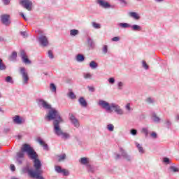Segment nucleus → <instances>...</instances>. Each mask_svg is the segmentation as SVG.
Instances as JSON below:
<instances>
[{
  "instance_id": "30",
  "label": "nucleus",
  "mask_w": 179,
  "mask_h": 179,
  "mask_svg": "<svg viewBox=\"0 0 179 179\" xmlns=\"http://www.w3.org/2000/svg\"><path fill=\"white\" fill-rule=\"evenodd\" d=\"M17 57V53L16 52H13L11 55V56L10 57L9 59L10 61H15V59H16Z\"/></svg>"
},
{
  "instance_id": "62",
  "label": "nucleus",
  "mask_w": 179,
  "mask_h": 179,
  "mask_svg": "<svg viewBox=\"0 0 179 179\" xmlns=\"http://www.w3.org/2000/svg\"><path fill=\"white\" fill-rule=\"evenodd\" d=\"M0 111H2V108H0Z\"/></svg>"
},
{
  "instance_id": "4",
  "label": "nucleus",
  "mask_w": 179,
  "mask_h": 179,
  "mask_svg": "<svg viewBox=\"0 0 179 179\" xmlns=\"http://www.w3.org/2000/svg\"><path fill=\"white\" fill-rule=\"evenodd\" d=\"M32 160H34V166L35 171L32 170L29 165H27L22 169L23 173H27L29 176L31 174H36V173L38 171L43 173V170H41V162L40 160L37 159V154L36 157L34 159H32Z\"/></svg>"
},
{
  "instance_id": "54",
  "label": "nucleus",
  "mask_w": 179,
  "mask_h": 179,
  "mask_svg": "<svg viewBox=\"0 0 179 179\" xmlns=\"http://www.w3.org/2000/svg\"><path fill=\"white\" fill-rule=\"evenodd\" d=\"M10 169L11 171H15L16 170V167H15V165H13V164H11L10 166Z\"/></svg>"
},
{
  "instance_id": "40",
  "label": "nucleus",
  "mask_w": 179,
  "mask_h": 179,
  "mask_svg": "<svg viewBox=\"0 0 179 179\" xmlns=\"http://www.w3.org/2000/svg\"><path fill=\"white\" fill-rule=\"evenodd\" d=\"M92 27L94 29H101V25L99 23L96 22H92Z\"/></svg>"
},
{
  "instance_id": "53",
  "label": "nucleus",
  "mask_w": 179,
  "mask_h": 179,
  "mask_svg": "<svg viewBox=\"0 0 179 179\" xmlns=\"http://www.w3.org/2000/svg\"><path fill=\"white\" fill-rule=\"evenodd\" d=\"M21 36H22V37H27V33L26 31H21Z\"/></svg>"
},
{
  "instance_id": "44",
  "label": "nucleus",
  "mask_w": 179,
  "mask_h": 179,
  "mask_svg": "<svg viewBox=\"0 0 179 179\" xmlns=\"http://www.w3.org/2000/svg\"><path fill=\"white\" fill-rule=\"evenodd\" d=\"M131 135H133V136H136L138 135V130L135 129H132L130 130Z\"/></svg>"
},
{
  "instance_id": "34",
  "label": "nucleus",
  "mask_w": 179,
  "mask_h": 179,
  "mask_svg": "<svg viewBox=\"0 0 179 179\" xmlns=\"http://www.w3.org/2000/svg\"><path fill=\"white\" fill-rule=\"evenodd\" d=\"M5 81L7 82V83H11V85H13V79H12V77L10 76H7Z\"/></svg>"
},
{
  "instance_id": "29",
  "label": "nucleus",
  "mask_w": 179,
  "mask_h": 179,
  "mask_svg": "<svg viewBox=\"0 0 179 179\" xmlns=\"http://www.w3.org/2000/svg\"><path fill=\"white\" fill-rule=\"evenodd\" d=\"M152 120L154 122H160V118L157 117L156 113H152Z\"/></svg>"
},
{
  "instance_id": "23",
  "label": "nucleus",
  "mask_w": 179,
  "mask_h": 179,
  "mask_svg": "<svg viewBox=\"0 0 179 179\" xmlns=\"http://www.w3.org/2000/svg\"><path fill=\"white\" fill-rule=\"evenodd\" d=\"M78 101L80 106H82V107H87V102H86V100H85V98L80 97Z\"/></svg>"
},
{
  "instance_id": "6",
  "label": "nucleus",
  "mask_w": 179,
  "mask_h": 179,
  "mask_svg": "<svg viewBox=\"0 0 179 179\" xmlns=\"http://www.w3.org/2000/svg\"><path fill=\"white\" fill-rule=\"evenodd\" d=\"M20 72L22 75V82L24 85H27L29 83V73H27V71H26V69L24 67H21L20 69Z\"/></svg>"
},
{
  "instance_id": "14",
  "label": "nucleus",
  "mask_w": 179,
  "mask_h": 179,
  "mask_svg": "<svg viewBox=\"0 0 179 179\" xmlns=\"http://www.w3.org/2000/svg\"><path fill=\"white\" fill-rule=\"evenodd\" d=\"M87 43L88 44L89 50H94V48H96V43H94V41L92 39V38L88 37L87 38Z\"/></svg>"
},
{
  "instance_id": "49",
  "label": "nucleus",
  "mask_w": 179,
  "mask_h": 179,
  "mask_svg": "<svg viewBox=\"0 0 179 179\" xmlns=\"http://www.w3.org/2000/svg\"><path fill=\"white\" fill-rule=\"evenodd\" d=\"M150 136H151V138H152L153 139H157V134H156V132H155V131H152V132L150 134Z\"/></svg>"
},
{
  "instance_id": "16",
  "label": "nucleus",
  "mask_w": 179,
  "mask_h": 179,
  "mask_svg": "<svg viewBox=\"0 0 179 179\" xmlns=\"http://www.w3.org/2000/svg\"><path fill=\"white\" fill-rule=\"evenodd\" d=\"M36 141L38 142L41 146H43L44 150H48V145L45 144V142L41 139V138H38Z\"/></svg>"
},
{
  "instance_id": "57",
  "label": "nucleus",
  "mask_w": 179,
  "mask_h": 179,
  "mask_svg": "<svg viewBox=\"0 0 179 179\" xmlns=\"http://www.w3.org/2000/svg\"><path fill=\"white\" fill-rule=\"evenodd\" d=\"M115 159L116 160H118V159H121V155H120V154H116Z\"/></svg>"
},
{
  "instance_id": "2",
  "label": "nucleus",
  "mask_w": 179,
  "mask_h": 179,
  "mask_svg": "<svg viewBox=\"0 0 179 179\" xmlns=\"http://www.w3.org/2000/svg\"><path fill=\"white\" fill-rule=\"evenodd\" d=\"M24 152L27 153L29 159H34L37 156V153L34 152V150L30 145L24 144L21 148V151L17 152L15 157L17 164L21 165L23 164V160H24Z\"/></svg>"
},
{
  "instance_id": "32",
  "label": "nucleus",
  "mask_w": 179,
  "mask_h": 179,
  "mask_svg": "<svg viewBox=\"0 0 179 179\" xmlns=\"http://www.w3.org/2000/svg\"><path fill=\"white\" fill-rule=\"evenodd\" d=\"M103 54L106 55L108 52V46L107 45H103L102 48Z\"/></svg>"
},
{
  "instance_id": "24",
  "label": "nucleus",
  "mask_w": 179,
  "mask_h": 179,
  "mask_svg": "<svg viewBox=\"0 0 179 179\" xmlns=\"http://www.w3.org/2000/svg\"><path fill=\"white\" fill-rule=\"evenodd\" d=\"M118 26H119V27H121L122 29H129V28H131V24H128L127 22L119 23Z\"/></svg>"
},
{
  "instance_id": "43",
  "label": "nucleus",
  "mask_w": 179,
  "mask_h": 179,
  "mask_svg": "<svg viewBox=\"0 0 179 179\" xmlns=\"http://www.w3.org/2000/svg\"><path fill=\"white\" fill-rule=\"evenodd\" d=\"M124 87V83L120 81L117 83V89L118 90H122V88Z\"/></svg>"
},
{
  "instance_id": "3",
  "label": "nucleus",
  "mask_w": 179,
  "mask_h": 179,
  "mask_svg": "<svg viewBox=\"0 0 179 179\" xmlns=\"http://www.w3.org/2000/svg\"><path fill=\"white\" fill-rule=\"evenodd\" d=\"M98 106L103 110H106L107 113H113V111H114V113H116L117 115H124V110L121 108L120 105L115 103H110L106 101L99 100Z\"/></svg>"
},
{
  "instance_id": "26",
  "label": "nucleus",
  "mask_w": 179,
  "mask_h": 179,
  "mask_svg": "<svg viewBox=\"0 0 179 179\" xmlns=\"http://www.w3.org/2000/svg\"><path fill=\"white\" fill-rule=\"evenodd\" d=\"M80 164H89V158L83 157L79 160Z\"/></svg>"
},
{
  "instance_id": "31",
  "label": "nucleus",
  "mask_w": 179,
  "mask_h": 179,
  "mask_svg": "<svg viewBox=\"0 0 179 179\" xmlns=\"http://www.w3.org/2000/svg\"><path fill=\"white\" fill-rule=\"evenodd\" d=\"M50 89L52 93H55L57 92V86H55L54 83H51L50 85Z\"/></svg>"
},
{
  "instance_id": "61",
  "label": "nucleus",
  "mask_w": 179,
  "mask_h": 179,
  "mask_svg": "<svg viewBox=\"0 0 179 179\" xmlns=\"http://www.w3.org/2000/svg\"><path fill=\"white\" fill-rule=\"evenodd\" d=\"M176 121H179V115H177L176 116Z\"/></svg>"
},
{
  "instance_id": "55",
  "label": "nucleus",
  "mask_w": 179,
  "mask_h": 179,
  "mask_svg": "<svg viewBox=\"0 0 179 179\" xmlns=\"http://www.w3.org/2000/svg\"><path fill=\"white\" fill-rule=\"evenodd\" d=\"M87 88L89 89L90 92H94V88L93 87L88 86Z\"/></svg>"
},
{
  "instance_id": "19",
  "label": "nucleus",
  "mask_w": 179,
  "mask_h": 179,
  "mask_svg": "<svg viewBox=\"0 0 179 179\" xmlns=\"http://www.w3.org/2000/svg\"><path fill=\"white\" fill-rule=\"evenodd\" d=\"M170 173H173L174 174L179 172V167L176 166H171L169 167Z\"/></svg>"
},
{
  "instance_id": "11",
  "label": "nucleus",
  "mask_w": 179,
  "mask_h": 179,
  "mask_svg": "<svg viewBox=\"0 0 179 179\" xmlns=\"http://www.w3.org/2000/svg\"><path fill=\"white\" fill-rule=\"evenodd\" d=\"M13 121L14 124H17V125H22V124H24L26 120L19 115H15L13 117Z\"/></svg>"
},
{
  "instance_id": "51",
  "label": "nucleus",
  "mask_w": 179,
  "mask_h": 179,
  "mask_svg": "<svg viewBox=\"0 0 179 179\" xmlns=\"http://www.w3.org/2000/svg\"><path fill=\"white\" fill-rule=\"evenodd\" d=\"M121 40V38L120 36H115L112 38V41L117 42L120 41Z\"/></svg>"
},
{
  "instance_id": "47",
  "label": "nucleus",
  "mask_w": 179,
  "mask_h": 179,
  "mask_svg": "<svg viewBox=\"0 0 179 179\" xmlns=\"http://www.w3.org/2000/svg\"><path fill=\"white\" fill-rule=\"evenodd\" d=\"M123 159H125L127 162H131V160H132V157L127 154Z\"/></svg>"
},
{
  "instance_id": "60",
  "label": "nucleus",
  "mask_w": 179,
  "mask_h": 179,
  "mask_svg": "<svg viewBox=\"0 0 179 179\" xmlns=\"http://www.w3.org/2000/svg\"><path fill=\"white\" fill-rule=\"evenodd\" d=\"M157 3L163 2L164 0H155Z\"/></svg>"
},
{
  "instance_id": "36",
  "label": "nucleus",
  "mask_w": 179,
  "mask_h": 179,
  "mask_svg": "<svg viewBox=\"0 0 179 179\" xmlns=\"http://www.w3.org/2000/svg\"><path fill=\"white\" fill-rule=\"evenodd\" d=\"M125 110L128 111V113H130V111H132V108H131V103H127L125 106Z\"/></svg>"
},
{
  "instance_id": "50",
  "label": "nucleus",
  "mask_w": 179,
  "mask_h": 179,
  "mask_svg": "<svg viewBox=\"0 0 179 179\" xmlns=\"http://www.w3.org/2000/svg\"><path fill=\"white\" fill-rule=\"evenodd\" d=\"M163 162L165 163V164H170V159L167 157H164L163 158Z\"/></svg>"
},
{
  "instance_id": "8",
  "label": "nucleus",
  "mask_w": 179,
  "mask_h": 179,
  "mask_svg": "<svg viewBox=\"0 0 179 179\" xmlns=\"http://www.w3.org/2000/svg\"><path fill=\"white\" fill-rule=\"evenodd\" d=\"M55 170L59 174H62V176H69V171H68L67 169H62L59 166H55Z\"/></svg>"
},
{
  "instance_id": "39",
  "label": "nucleus",
  "mask_w": 179,
  "mask_h": 179,
  "mask_svg": "<svg viewBox=\"0 0 179 179\" xmlns=\"http://www.w3.org/2000/svg\"><path fill=\"white\" fill-rule=\"evenodd\" d=\"M66 157V155L65 154L59 155L58 156V162H62V161L65 160Z\"/></svg>"
},
{
  "instance_id": "9",
  "label": "nucleus",
  "mask_w": 179,
  "mask_h": 179,
  "mask_svg": "<svg viewBox=\"0 0 179 179\" xmlns=\"http://www.w3.org/2000/svg\"><path fill=\"white\" fill-rule=\"evenodd\" d=\"M55 170L59 174H62V176H69V171H68L67 169H62L59 166H55Z\"/></svg>"
},
{
  "instance_id": "58",
  "label": "nucleus",
  "mask_w": 179,
  "mask_h": 179,
  "mask_svg": "<svg viewBox=\"0 0 179 179\" xmlns=\"http://www.w3.org/2000/svg\"><path fill=\"white\" fill-rule=\"evenodd\" d=\"M166 125H168V127H170V125H171V122H170L169 120H167L166 122Z\"/></svg>"
},
{
  "instance_id": "18",
  "label": "nucleus",
  "mask_w": 179,
  "mask_h": 179,
  "mask_svg": "<svg viewBox=\"0 0 179 179\" xmlns=\"http://www.w3.org/2000/svg\"><path fill=\"white\" fill-rule=\"evenodd\" d=\"M130 28L133 31H141L142 30V27L136 24L130 25Z\"/></svg>"
},
{
  "instance_id": "27",
  "label": "nucleus",
  "mask_w": 179,
  "mask_h": 179,
  "mask_svg": "<svg viewBox=\"0 0 179 179\" xmlns=\"http://www.w3.org/2000/svg\"><path fill=\"white\" fill-rule=\"evenodd\" d=\"M141 134H144L145 137H148L149 135V128L148 127H143L141 129Z\"/></svg>"
},
{
  "instance_id": "15",
  "label": "nucleus",
  "mask_w": 179,
  "mask_h": 179,
  "mask_svg": "<svg viewBox=\"0 0 179 179\" xmlns=\"http://www.w3.org/2000/svg\"><path fill=\"white\" fill-rule=\"evenodd\" d=\"M70 121L74 125V127H76V128H79V127H80V124L79 123V120H78V119H76V117H75V116L71 115L70 117Z\"/></svg>"
},
{
  "instance_id": "64",
  "label": "nucleus",
  "mask_w": 179,
  "mask_h": 179,
  "mask_svg": "<svg viewBox=\"0 0 179 179\" xmlns=\"http://www.w3.org/2000/svg\"><path fill=\"white\" fill-rule=\"evenodd\" d=\"M137 1H141V0H137Z\"/></svg>"
},
{
  "instance_id": "59",
  "label": "nucleus",
  "mask_w": 179,
  "mask_h": 179,
  "mask_svg": "<svg viewBox=\"0 0 179 179\" xmlns=\"http://www.w3.org/2000/svg\"><path fill=\"white\" fill-rule=\"evenodd\" d=\"M120 1V2H121V3H124V5H126L127 1L125 0H118Z\"/></svg>"
},
{
  "instance_id": "21",
  "label": "nucleus",
  "mask_w": 179,
  "mask_h": 179,
  "mask_svg": "<svg viewBox=\"0 0 179 179\" xmlns=\"http://www.w3.org/2000/svg\"><path fill=\"white\" fill-rule=\"evenodd\" d=\"M76 61L77 62H83L85 61V56L82 54H78L76 56Z\"/></svg>"
},
{
  "instance_id": "48",
  "label": "nucleus",
  "mask_w": 179,
  "mask_h": 179,
  "mask_svg": "<svg viewBox=\"0 0 179 179\" xmlns=\"http://www.w3.org/2000/svg\"><path fill=\"white\" fill-rule=\"evenodd\" d=\"M108 81L110 85H114V83H115V79L114 78H108Z\"/></svg>"
},
{
  "instance_id": "52",
  "label": "nucleus",
  "mask_w": 179,
  "mask_h": 179,
  "mask_svg": "<svg viewBox=\"0 0 179 179\" xmlns=\"http://www.w3.org/2000/svg\"><path fill=\"white\" fill-rule=\"evenodd\" d=\"M2 1L5 5H9L10 3V0H2Z\"/></svg>"
},
{
  "instance_id": "33",
  "label": "nucleus",
  "mask_w": 179,
  "mask_h": 179,
  "mask_svg": "<svg viewBox=\"0 0 179 179\" xmlns=\"http://www.w3.org/2000/svg\"><path fill=\"white\" fill-rule=\"evenodd\" d=\"M6 66L3 64L1 59H0V71H5Z\"/></svg>"
},
{
  "instance_id": "12",
  "label": "nucleus",
  "mask_w": 179,
  "mask_h": 179,
  "mask_svg": "<svg viewBox=\"0 0 179 179\" xmlns=\"http://www.w3.org/2000/svg\"><path fill=\"white\" fill-rule=\"evenodd\" d=\"M38 41L40 45L42 47H47V45H48V38L45 36H41L38 38Z\"/></svg>"
},
{
  "instance_id": "46",
  "label": "nucleus",
  "mask_w": 179,
  "mask_h": 179,
  "mask_svg": "<svg viewBox=\"0 0 179 179\" xmlns=\"http://www.w3.org/2000/svg\"><path fill=\"white\" fill-rule=\"evenodd\" d=\"M142 66L143 68H144V69H146V70L149 69V65H148V64L145 60L142 61Z\"/></svg>"
},
{
  "instance_id": "63",
  "label": "nucleus",
  "mask_w": 179,
  "mask_h": 179,
  "mask_svg": "<svg viewBox=\"0 0 179 179\" xmlns=\"http://www.w3.org/2000/svg\"><path fill=\"white\" fill-rule=\"evenodd\" d=\"M1 97H2V96H1V94H0V99H1Z\"/></svg>"
},
{
  "instance_id": "22",
  "label": "nucleus",
  "mask_w": 179,
  "mask_h": 179,
  "mask_svg": "<svg viewBox=\"0 0 179 179\" xmlns=\"http://www.w3.org/2000/svg\"><path fill=\"white\" fill-rule=\"evenodd\" d=\"M135 145L139 152V153H141V155H143V153H145V150L143 149V147H142V145H141V144L138 143H135Z\"/></svg>"
},
{
  "instance_id": "5",
  "label": "nucleus",
  "mask_w": 179,
  "mask_h": 179,
  "mask_svg": "<svg viewBox=\"0 0 179 179\" xmlns=\"http://www.w3.org/2000/svg\"><path fill=\"white\" fill-rule=\"evenodd\" d=\"M20 4L24 8V9H27V10H29V12L33 10V2L30 0H20Z\"/></svg>"
},
{
  "instance_id": "38",
  "label": "nucleus",
  "mask_w": 179,
  "mask_h": 179,
  "mask_svg": "<svg viewBox=\"0 0 179 179\" xmlns=\"http://www.w3.org/2000/svg\"><path fill=\"white\" fill-rule=\"evenodd\" d=\"M68 96L70 99H71L72 100L76 99V95H75V94L73 92H70L68 93Z\"/></svg>"
},
{
  "instance_id": "37",
  "label": "nucleus",
  "mask_w": 179,
  "mask_h": 179,
  "mask_svg": "<svg viewBox=\"0 0 179 179\" xmlns=\"http://www.w3.org/2000/svg\"><path fill=\"white\" fill-rule=\"evenodd\" d=\"M107 129L110 132H113V131H114V124H108L107 125Z\"/></svg>"
},
{
  "instance_id": "28",
  "label": "nucleus",
  "mask_w": 179,
  "mask_h": 179,
  "mask_svg": "<svg viewBox=\"0 0 179 179\" xmlns=\"http://www.w3.org/2000/svg\"><path fill=\"white\" fill-rule=\"evenodd\" d=\"M97 66H99V64H97V63L94 61H92L90 63V67L91 69H96Z\"/></svg>"
},
{
  "instance_id": "25",
  "label": "nucleus",
  "mask_w": 179,
  "mask_h": 179,
  "mask_svg": "<svg viewBox=\"0 0 179 179\" xmlns=\"http://www.w3.org/2000/svg\"><path fill=\"white\" fill-rule=\"evenodd\" d=\"M79 34V30L78 29H71L70 30V36L71 37H75Z\"/></svg>"
},
{
  "instance_id": "41",
  "label": "nucleus",
  "mask_w": 179,
  "mask_h": 179,
  "mask_svg": "<svg viewBox=\"0 0 179 179\" xmlns=\"http://www.w3.org/2000/svg\"><path fill=\"white\" fill-rule=\"evenodd\" d=\"M83 76L85 79H90L93 75H92L90 73H84Z\"/></svg>"
},
{
  "instance_id": "56",
  "label": "nucleus",
  "mask_w": 179,
  "mask_h": 179,
  "mask_svg": "<svg viewBox=\"0 0 179 179\" xmlns=\"http://www.w3.org/2000/svg\"><path fill=\"white\" fill-rule=\"evenodd\" d=\"M20 16H22V17H23L24 20H27V18L26 17V16H24V14L23 13H21Z\"/></svg>"
},
{
  "instance_id": "1",
  "label": "nucleus",
  "mask_w": 179,
  "mask_h": 179,
  "mask_svg": "<svg viewBox=\"0 0 179 179\" xmlns=\"http://www.w3.org/2000/svg\"><path fill=\"white\" fill-rule=\"evenodd\" d=\"M38 104L39 107H43L45 110H49L48 115L46 116V120L48 121H53V131L57 136H60L62 139L64 141H66V139H69L71 138V134L69 133L64 132L61 129V126L59 124L64 122V120L61 117V115H59V112L54 108H51L50 103L45 101L44 99H38Z\"/></svg>"
},
{
  "instance_id": "17",
  "label": "nucleus",
  "mask_w": 179,
  "mask_h": 179,
  "mask_svg": "<svg viewBox=\"0 0 179 179\" xmlns=\"http://www.w3.org/2000/svg\"><path fill=\"white\" fill-rule=\"evenodd\" d=\"M43 172L38 171L36 173H31L30 177L32 178H36V179H44L43 176H41Z\"/></svg>"
},
{
  "instance_id": "7",
  "label": "nucleus",
  "mask_w": 179,
  "mask_h": 179,
  "mask_svg": "<svg viewBox=\"0 0 179 179\" xmlns=\"http://www.w3.org/2000/svg\"><path fill=\"white\" fill-rule=\"evenodd\" d=\"M20 57L23 64H25V65H30L31 64V61L29 59V56H27L24 50L20 51Z\"/></svg>"
},
{
  "instance_id": "35",
  "label": "nucleus",
  "mask_w": 179,
  "mask_h": 179,
  "mask_svg": "<svg viewBox=\"0 0 179 179\" xmlns=\"http://www.w3.org/2000/svg\"><path fill=\"white\" fill-rule=\"evenodd\" d=\"M120 152L121 153V156L124 158L125 156H127L128 154L125 151V150L122 149V148H120Z\"/></svg>"
},
{
  "instance_id": "10",
  "label": "nucleus",
  "mask_w": 179,
  "mask_h": 179,
  "mask_svg": "<svg viewBox=\"0 0 179 179\" xmlns=\"http://www.w3.org/2000/svg\"><path fill=\"white\" fill-rule=\"evenodd\" d=\"M1 23L5 24V26H9L10 24V15L8 14H3L1 17Z\"/></svg>"
},
{
  "instance_id": "45",
  "label": "nucleus",
  "mask_w": 179,
  "mask_h": 179,
  "mask_svg": "<svg viewBox=\"0 0 179 179\" xmlns=\"http://www.w3.org/2000/svg\"><path fill=\"white\" fill-rule=\"evenodd\" d=\"M48 57L50 59H54V53L52 52V50H48Z\"/></svg>"
},
{
  "instance_id": "13",
  "label": "nucleus",
  "mask_w": 179,
  "mask_h": 179,
  "mask_svg": "<svg viewBox=\"0 0 179 179\" xmlns=\"http://www.w3.org/2000/svg\"><path fill=\"white\" fill-rule=\"evenodd\" d=\"M96 3H98L99 6H101V8H104V9L111 8V5H110L106 0H97Z\"/></svg>"
},
{
  "instance_id": "42",
  "label": "nucleus",
  "mask_w": 179,
  "mask_h": 179,
  "mask_svg": "<svg viewBox=\"0 0 179 179\" xmlns=\"http://www.w3.org/2000/svg\"><path fill=\"white\" fill-rule=\"evenodd\" d=\"M146 103H148V104H153L155 103V99L153 98L148 97L145 99Z\"/></svg>"
},
{
  "instance_id": "20",
  "label": "nucleus",
  "mask_w": 179,
  "mask_h": 179,
  "mask_svg": "<svg viewBox=\"0 0 179 179\" xmlns=\"http://www.w3.org/2000/svg\"><path fill=\"white\" fill-rule=\"evenodd\" d=\"M129 16L131 17H133V19H135L136 20H139L141 19L139 14H138L137 13H135V12L129 13Z\"/></svg>"
}]
</instances>
